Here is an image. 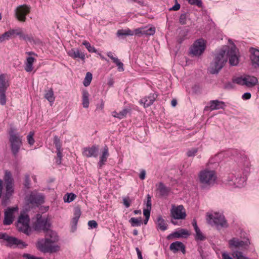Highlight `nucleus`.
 Segmentation results:
<instances>
[{
  "label": "nucleus",
  "mask_w": 259,
  "mask_h": 259,
  "mask_svg": "<svg viewBox=\"0 0 259 259\" xmlns=\"http://www.w3.org/2000/svg\"><path fill=\"white\" fill-rule=\"evenodd\" d=\"M29 222L30 219L28 214L25 213H21L18 219L17 228L19 231L29 235L31 233Z\"/></svg>",
  "instance_id": "8"
},
{
  "label": "nucleus",
  "mask_w": 259,
  "mask_h": 259,
  "mask_svg": "<svg viewBox=\"0 0 259 259\" xmlns=\"http://www.w3.org/2000/svg\"><path fill=\"white\" fill-rule=\"evenodd\" d=\"M123 202L124 205L125 206L126 208H128L130 206V202L128 200V199L127 198H123Z\"/></svg>",
  "instance_id": "64"
},
{
  "label": "nucleus",
  "mask_w": 259,
  "mask_h": 259,
  "mask_svg": "<svg viewBox=\"0 0 259 259\" xmlns=\"http://www.w3.org/2000/svg\"><path fill=\"white\" fill-rule=\"evenodd\" d=\"M30 12V7L27 5H22L18 6L15 10L16 18L21 22L26 21V16Z\"/></svg>",
  "instance_id": "10"
},
{
  "label": "nucleus",
  "mask_w": 259,
  "mask_h": 259,
  "mask_svg": "<svg viewBox=\"0 0 259 259\" xmlns=\"http://www.w3.org/2000/svg\"><path fill=\"white\" fill-rule=\"evenodd\" d=\"M157 190L160 194L162 196H167L169 192V189L167 188L162 182H160L156 185Z\"/></svg>",
  "instance_id": "28"
},
{
  "label": "nucleus",
  "mask_w": 259,
  "mask_h": 259,
  "mask_svg": "<svg viewBox=\"0 0 259 259\" xmlns=\"http://www.w3.org/2000/svg\"><path fill=\"white\" fill-rule=\"evenodd\" d=\"M76 196L73 193H68L64 197V201L65 202H70L75 198Z\"/></svg>",
  "instance_id": "41"
},
{
  "label": "nucleus",
  "mask_w": 259,
  "mask_h": 259,
  "mask_svg": "<svg viewBox=\"0 0 259 259\" xmlns=\"http://www.w3.org/2000/svg\"><path fill=\"white\" fill-rule=\"evenodd\" d=\"M28 201L32 204H40L44 202V197L41 194L32 193L28 197Z\"/></svg>",
  "instance_id": "17"
},
{
  "label": "nucleus",
  "mask_w": 259,
  "mask_h": 259,
  "mask_svg": "<svg viewBox=\"0 0 259 259\" xmlns=\"http://www.w3.org/2000/svg\"><path fill=\"white\" fill-rule=\"evenodd\" d=\"M57 154L58 159L56 160V162L59 164L61 163V159L62 157L61 149L57 150Z\"/></svg>",
  "instance_id": "55"
},
{
  "label": "nucleus",
  "mask_w": 259,
  "mask_h": 259,
  "mask_svg": "<svg viewBox=\"0 0 259 259\" xmlns=\"http://www.w3.org/2000/svg\"><path fill=\"white\" fill-rule=\"evenodd\" d=\"M36 219V221L33 225V228L35 231L46 232L50 229L51 224L47 219L42 218L39 214H37Z\"/></svg>",
  "instance_id": "9"
},
{
  "label": "nucleus",
  "mask_w": 259,
  "mask_h": 259,
  "mask_svg": "<svg viewBox=\"0 0 259 259\" xmlns=\"http://www.w3.org/2000/svg\"><path fill=\"white\" fill-rule=\"evenodd\" d=\"M157 97V95L155 94H150L148 96L141 99L140 101V103L141 104L143 105L145 108L148 107L153 103Z\"/></svg>",
  "instance_id": "21"
},
{
  "label": "nucleus",
  "mask_w": 259,
  "mask_h": 259,
  "mask_svg": "<svg viewBox=\"0 0 259 259\" xmlns=\"http://www.w3.org/2000/svg\"><path fill=\"white\" fill-rule=\"evenodd\" d=\"M98 147L96 146H93L91 147L84 148L82 154L84 156L87 157H96L98 156Z\"/></svg>",
  "instance_id": "18"
},
{
  "label": "nucleus",
  "mask_w": 259,
  "mask_h": 259,
  "mask_svg": "<svg viewBox=\"0 0 259 259\" xmlns=\"http://www.w3.org/2000/svg\"><path fill=\"white\" fill-rule=\"evenodd\" d=\"M34 134V133L33 132H30L27 137L28 142L30 145H32L34 143V140L33 139Z\"/></svg>",
  "instance_id": "47"
},
{
  "label": "nucleus",
  "mask_w": 259,
  "mask_h": 259,
  "mask_svg": "<svg viewBox=\"0 0 259 259\" xmlns=\"http://www.w3.org/2000/svg\"><path fill=\"white\" fill-rule=\"evenodd\" d=\"M190 235L188 230L181 229L180 230L174 232L170 235L175 238L187 237Z\"/></svg>",
  "instance_id": "29"
},
{
  "label": "nucleus",
  "mask_w": 259,
  "mask_h": 259,
  "mask_svg": "<svg viewBox=\"0 0 259 259\" xmlns=\"http://www.w3.org/2000/svg\"><path fill=\"white\" fill-rule=\"evenodd\" d=\"M235 82H227L224 85V88L227 90L233 89L234 88Z\"/></svg>",
  "instance_id": "54"
},
{
  "label": "nucleus",
  "mask_w": 259,
  "mask_h": 259,
  "mask_svg": "<svg viewBox=\"0 0 259 259\" xmlns=\"http://www.w3.org/2000/svg\"><path fill=\"white\" fill-rule=\"evenodd\" d=\"M169 249L174 253L179 251H181L183 254H185L186 252L185 245L182 242L180 241H176L172 243L170 245Z\"/></svg>",
  "instance_id": "20"
},
{
  "label": "nucleus",
  "mask_w": 259,
  "mask_h": 259,
  "mask_svg": "<svg viewBox=\"0 0 259 259\" xmlns=\"http://www.w3.org/2000/svg\"><path fill=\"white\" fill-rule=\"evenodd\" d=\"M129 222L131 223L132 226H133V227L140 226L142 223V220L141 218H132L130 220Z\"/></svg>",
  "instance_id": "39"
},
{
  "label": "nucleus",
  "mask_w": 259,
  "mask_h": 259,
  "mask_svg": "<svg viewBox=\"0 0 259 259\" xmlns=\"http://www.w3.org/2000/svg\"><path fill=\"white\" fill-rule=\"evenodd\" d=\"M232 81H257V78L253 76L238 73L233 76Z\"/></svg>",
  "instance_id": "19"
},
{
  "label": "nucleus",
  "mask_w": 259,
  "mask_h": 259,
  "mask_svg": "<svg viewBox=\"0 0 259 259\" xmlns=\"http://www.w3.org/2000/svg\"><path fill=\"white\" fill-rule=\"evenodd\" d=\"M147 200L146 202V208L151 209V197L148 194L147 196Z\"/></svg>",
  "instance_id": "58"
},
{
  "label": "nucleus",
  "mask_w": 259,
  "mask_h": 259,
  "mask_svg": "<svg viewBox=\"0 0 259 259\" xmlns=\"http://www.w3.org/2000/svg\"><path fill=\"white\" fill-rule=\"evenodd\" d=\"M223 259H233V258L226 252H223L222 254Z\"/></svg>",
  "instance_id": "62"
},
{
  "label": "nucleus",
  "mask_w": 259,
  "mask_h": 259,
  "mask_svg": "<svg viewBox=\"0 0 259 259\" xmlns=\"http://www.w3.org/2000/svg\"><path fill=\"white\" fill-rule=\"evenodd\" d=\"M232 255L234 257L237 259H247L246 257L243 255L242 252L239 251H234Z\"/></svg>",
  "instance_id": "43"
},
{
  "label": "nucleus",
  "mask_w": 259,
  "mask_h": 259,
  "mask_svg": "<svg viewBox=\"0 0 259 259\" xmlns=\"http://www.w3.org/2000/svg\"><path fill=\"white\" fill-rule=\"evenodd\" d=\"M4 179L5 183L6 192L3 197L2 204L6 205L8 200L14 192V180L10 171L6 170Z\"/></svg>",
  "instance_id": "3"
},
{
  "label": "nucleus",
  "mask_w": 259,
  "mask_h": 259,
  "mask_svg": "<svg viewBox=\"0 0 259 259\" xmlns=\"http://www.w3.org/2000/svg\"><path fill=\"white\" fill-rule=\"evenodd\" d=\"M128 112V111L126 109H124L122 111H120L119 113L116 111L112 112V115L114 117L119 119H122L126 117Z\"/></svg>",
  "instance_id": "36"
},
{
  "label": "nucleus",
  "mask_w": 259,
  "mask_h": 259,
  "mask_svg": "<svg viewBox=\"0 0 259 259\" xmlns=\"http://www.w3.org/2000/svg\"><path fill=\"white\" fill-rule=\"evenodd\" d=\"M170 215L171 218L176 220L185 219L186 217L185 208L182 205L177 206L172 205L170 209Z\"/></svg>",
  "instance_id": "12"
},
{
  "label": "nucleus",
  "mask_w": 259,
  "mask_h": 259,
  "mask_svg": "<svg viewBox=\"0 0 259 259\" xmlns=\"http://www.w3.org/2000/svg\"><path fill=\"white\" fill-rule=\"evenodd\" d=\"M246 182V177H243L241 176L232 175L230 176L227 180V184L234 187H243Z\"/></svg>",
  "instance_id": "14"
},
{
  "label": "nucleus",
  "mask_w": 259,
  "mask_h": 259,
  "mask_svg": "<svg viewBox=\"0 0 259 259\" xmlns=\"http://www.w3.org/2000/svg\"><path fill=\"white\" fill-rule=\"evenodd\" d=\"M144 35H152L155 32V28L152 26H146L143 27Z\"/></svg>",
  "instance_id": "37"
},
{
  "label": "nucleus",
  "mask_w": 259,
  "mask_h": 259,
  "mask_svg": "<svg viewBox=\"0 0 259 259\" xmlns=\"http://www.w3.org/2000/svg\"><path fill=\"white\" fill-rule=\"evenodd\" d=\"M45 98L50 103L51 105L54 103L55 98L52 89L50 88L46 91Z\"/></svg>",
  "instance_id": "31"
},
{
  "label": "nucleus",
  "mask_w": 259,
  "mask_h": 259,
  "mask_svg": "<svg viewBox=\"0 0 259 259\" xmlns=\"http://www.w3.org/2000/svg\"><path fill=\"white\" fill-rule=\"evenodd\" d=\"M198 152V149L196 148H192L189 149L187 152V155L188 157H192L195 155Z\"/></svg>",
  "instance_id": "50"
},
{
  "label": "nucleus",
  "mask_w": 259,
  "mask_h": 259,
  "mask_svg": "<svg viewBox=\"0 0 259 259\" xmlns=\"http://www.w3.org/2000/svg\"><path fill=\"white\" fill-rule=\"evenodd\" d=\"M117 34L118 36L134 35L133 31L128 28L118 30L117 32Z\"/></svg>",
  "instance_id": "38"
},
{
  "label": "nucleus",
  "mask_w": 259,
  "mask_h": 259,
  "mask_svg": "<svg viewBox=\"0 0 259 259\" xmlns=\"http://www.w3.org/2000/svg\"><path fill=\"white\" fill-rule=\"evenodd\" d=\"M156 225L157 228L161 231H165L167 229V226L165 221L161 216H158L157 220Z\"/></svg>",
  "instance_id": "33"
},
{
  "label": "nucleus",
  "mask_w": 259,
  "mask_h": 259,
  "mask_svg": "<svg viewBox=\"0 0 259 259\" xmlns=\"http://www.w3.org/2000/svg\"><path fill=\"white\" fill-rule=\"evenodd\" d=\"M229 45H225L217 50L208 68L211 74L218 73L229 60L231 66H236L239 63L240 53L234 43L229 40Z\"/></svg>",
  "instance_id": "1"
},
{
  "label": "nucleus",
  "mask_w": 259,
  "mask_h": 259,
  "mask_svg": "<svg viewBox=\"0 0 259 259\" xmlns=\"http://www.w3.org/2000/svg\"><path fill=\"white\" fill-rule=\"evenodd\" d=\"M88 226H89V227L91 229L96 228L98 226L97 223L96 222V221H95L94 220L89 221L88 222Z\"/></svg>",
  "instance_id": "53"
},
{
  "label": "nucleus",
  "mask_w": 259,
  "mask_h": 259,
  "mask_svg": "<svg viewBox=\"0 0 259 259\" xmlns=\"http://www.w3.org/2000/svg\"><path fill=\"white\" fill-rule=\"evenodd\" d=\"M81 215V211L79 208H76L75 209L74 213V217L76 218H79Z\"/></svg>",
  "instance_id": "57"
},
{
  "label": "nucleus",
  "mask_w": 259,
  "mask_h": 259,
  "mask_svg": "<svg viewBox=\"0 0 259 259\" xmlns=\"http://www.w3.org/2000/svg\"><path fill=\"white\" fill-rule=\"evenodd\" d=\"M9 86L8 82H0V93H5Z\"/></svg>",
  "instance_id": "46"
},
{
  "label": "nucleus",
  "mask_w": 259,
  "mask_h": 259,
  "mask_svg": "<svg viewBox=\"0 0 259 259\" xmlns=\"http://www.w3.org/2000/svg\"><path fill=\"white\" fill-rule=\"evenodd\" d=\"M250 242L249 240L245 241L240 240L237 238H233L229 241V245L230 248H246L248 246Z\"/></svg>",
  "instance_id": "16"
},
{
  "label": "nucleus",
  "mask_w": 259,
  "mask_h": 259,
  "mask_svg": "<svg viewBox=\"0 0 259 259\" xmlns=\"http://www.w3.org/2000/svg\"><path fill=\"white\" fill-rule=\"evenodd\" d=\"M114 63H115L118 67V70L119 71H123L124 70L123 64L118 59H117Z\"/></svg>",
  "instance_id": "51"
},
{
  "label": "nucleus",
  "mask_w": 259,
  "mask_h": 259,
  "mask_svg": "<svg viewBox=\"0 0 259 259\" xmlns=\"http://www.w3.org/2000/svg\"><path fill=\"white\" fill-rule=\"evenodd\" d=\"M249 59L252 66L259 68V48L251 47L249 50Z\"/></svg>",
  "instance_id": "15"
},
{
  "label": "nucleus",
  "mask_w": 259,
  "mask_h": 259,
  "mask_svg": "<svg viewBox=\"0 0 259 259\" xmlns=\"http://www.w3.org/2000/svg\"><path fill=\"white\" fill-rule=\"evenodd\" d=\"M89 94L84 90L82 92V106L85 108H88L89 106Z\"/></svg>",
  "instance_id": "35"
},
{
  "label": "nucleus",
  "mask_w": 259,
  "mask_h": 259,
  "mask_svg": "<svg viewBox=\"0 0 259 259\" xmlns=\"http://www.w3.org/2000/svg\"><path fill=\"white\" fill-rule=\"evenodd\" d=\"M13 37H14L13 31L12 29H11L9 31L0 35V43L6 40H8Z\"/></svg>",
  "instance_id": "32"
},
{
  "label": "nucleus",
  "mask_w": 259,
  "mask_h": 259,
  "mask_svg": "<svg viewBox=\"0 0 259 259\" xmlns=\"http://www.w3.org/2000/svg\"><path fill=\"white\" fill-rule=\"evenodd\" d=\"M109 155L108 148L107 146H105L104 147L102 154L100 157V160L98 163V165L100 167H101L103 165L105 164L107 161V158L109 156Z\"/></svg>",
  "instance_id": "27"
},
{
  "label": "nucleus",
  "mask_w": 259,
  "mask_h": 259,
  "mask_svg": "<svg viewBox=\"0 0 259 259\" xmlns=\"http://www.w3.org/2000/svg\"><path fill=\"white\" fill-rule=\"evenodd\" d=\"M18 212L17 206L9 207L5 211L3 223L5 225H9L13 222L15 215Z\"/></svg>",
  "instance_id": "13"
},
{
  "label": "nucleus",
  "mask_w": 259,
  "mask_h": 259,
  "mask_svg": "<svg viewBox=\"0 0 259 259\" xmlns=\"http://www.w3.org/2000/svg\"><path fill=\"white\" fill-rule=\"evenodd\" d=\"M217 176L214 170L204 169L199 174V180L200 184L204 187L211 186L216 182Z\"/></svg>",
  "instance_id": "2"
},
{
  "label": "nucleus",
  "mask_w": 259,
  "mask_h": 259,
  "mask_svg": "<svg viewBox=\"0 0 259 259\" xmlns=\"http://www.w3.org/2000/svg\"><path fill=\"white\" fill-rule=\"evenodd\" d=\"M82 45H84L85 48L87 49L88 51L89 52L91 53H97V51L95 49V48L93 46H92L91 44L87 41L85 40L82 42Z\"/></svg>",
  "instance_id": "40"
},
{
  "label": "nucleus",
  "mask_w": 259,
  "mask_h": 259,
  "mask_svg": "<svg viewBox=\"0 0 259 259\" xmlns=\"http://www.w3.org/2000/svg\"><path fill=\"white\" fill-rule=\"evenodd\" d=\"M9 134L11 150L14 156H16L22 144V137L18 134H15L13 130H11Z\"/></svg>",
  "instance_id": "7"
},
{
  "label": "nucleus",
  "mask_w": 259,
  "mask_h": 259,
  "mask_svg": "<svg viewBox=\"0 0 259 259\" xmlns=\"http://www.w3.org/2000/svg\"><path fill=\"white\" fill-rule=\"evenodd\" d=\"M0 239L6 240L10 246L15 245L20 248H24L27 246V244L22 240L10 237L6 233H0Z\"/></svg>",
  "instance_id": "11"
},
{
  "label": "nucleus",
  "mask_w": 259,
  "mask_h": 259,
  "mask_svg": "<svg viewBox=\"0 0 259 259\" xmlns=\"http://www.w3.org/2000/svg\"><path fill=\"white\" fill-rule=\"evenodd\" d=\"M46 233L47 238H48L53 244L58 240V237L55 232H54L49 229L46 232Z\"/></svg>",
  "instance_id": "30"
},
{
  "label": "nucleus",
  "mask_w": 259,
  "mask_h": 259,
  "mask_svg": "<svg viewBox=\"0 0 259 259\" xmlns=\"http://www.w3.org/2000/svg\"><path fill=\"white\" fill-rule=\"evenodd\" d=\"M209 104V107H206L205 109L209 108L211 111H212L214 110L224 109L226 106L225 103L224 102L219 101L218 100L210 101Z\"/></svg>",
  "instance_id": "23"
},
{
  "label": "nucleus",
  "mask_w": 259,
  "mask_h": 259,
  "mask_svg": "<svg viewBox=\"0 0 259 259\" xmlns=\"http://www.w3.org/2000/svg\"><path fill=\"white\" fill-rule=\"evenodd\" d=\"M0 103L4 105L6 103V97L5 93H0Z\"/></svg>",
  "instance_id": "52"
},
{
  "label": "nucleus",
  "mask_w": 259,
  "mask_h": 259,
  "mask_svg": "<svg viewBox=\"0 0 259 259\" xmlns=\"http://www.w3.org/2000/svg\"><path fill=\"white\" fill-rule=\"evenodd\" d=\"M25 186L28 188L30 186V179L28 175H26L25 176Z\"/></svg>",
  "instance_id": "56"
},
{
  "label": "nucleus",
  "mask_w": 259,
  "mask_h": 259,
  "mask_svg": "<svg viewBox=\"0 0 259 259\" xmlns=\"http://www.w3.org/2000/svg\"><path fill=\"white\" fill-rule=\"evenodd\" d=\"M67 54L73 59L80 58L82 60L85 59L84 54L78 49H72L67 52Z\"/></svg>",
  "instance_id": "25"
},
{
  "label": "nucleus",
  "mask_w": 259,
  "mask_h": 259,
  "mask_svg": "<svg viewBox=\"0 0 259 259\" xmlns=\"http://www.w3.org/2000/svg\"><path fill=\"white\" fill-rule=\"evenodd\" d=\"M206 220L208 224L217 228H227L228 224L223 214L219 212H208Z\"/></svg>",
  "instance_id": "4"
},
{
  "label": "nucleus",
  "mask_w": 259,
  "mask_h": 259,
  "mask_svg": "<svg viewBox=\"0 0 259 259\" xmlns=\"http://www.w3.org/2000/svg\"><path fill=\"white\" fill-rule=\"evenodd\" d=\"M237 83L246 87L251 91L254 92L259 91L258 82H237Z\"/></svg>",
  "instance_id": "22"
},
{
  "label": "nucleus",
  "mask_w": 259,
  "mask_h": 259,
  "mask_svg": "<svg viewBox=\"0 0 259 259\" xmlns=\"http://www.w3.org/2000/svg\"><path fill=\"white\" fill-rule=\"evenodd\" d=\"M36 247L38 249L43 252L54 253L59 250V246L53 244L48 239H41L37 241Z\"/></svg>",
  "instance_id": "6"
},
{
  "label": "nucleus",
  "mask_w": 259,
  "mask_h": 259,
  "mask_svg": "<svg viewBox=\"0 0 259 259\" xmlns=\"http://www.w3.org/2000/svg\"><path fill=\"white\" fill-rule=\"evenodd\" d=\"M150 210L151 208H147L144 209L143 210V213L145 215V218H148L150 217Z\"/></svg>",
  "instance_id": "61"
},
{
  "label": "nucleus",
  "mask_w": 259,
  "mask_h": 259,
  "mask_svg": "<svg viewBox=\"0 0 259 259\" xmlns=\"http://www.w3.org/2000/svg\"><path fill=\"white\" fill-rule=\"evenodd\" d=\"M12 30L13 31L14 37L16 35H18L21 39L29 41L31 40V37L25 34L22 28H18L17 29H12Z\"/></svg>",
  "instance_id": "24"
},
{
  "label": "nucleus",
  "mask_w": 259,
  "mask_h": 259,
  "mask_svg": "<svg viewBox=\"0 0 259 259\" xmlns=\"http://www.w3.org/2000/svg\"><path fill=\"white\" fill-rule=\"evenodd\" d=\"M195 232H196V236H195L196 240L203 241L205 239V236L203 234V233L201 232V231H200V229L195 230Z\"/></svg>",
  "instance_id": "42"
},
{
  "label": "nucleus",
  "mask_w": 259,
  "mask_h": 259,
  "mask_svg": "<svg viewBox=\"0 0 259 259\" xmlns=\"http://www.w3.org/2000/svg\"><path fill=\"white\" fill-rule=\"evenodd\" d=\"M23 257L25 259H40V258L35 257V256L29 254H24L23 255Z\"/></svg>",
  "instance_id": "63"
},
{
  "label": "nucleus",
  "mask_w": 259,
  "mask_h": 259,
  "mask_svg": "<svg viewBox=\"0 0 259 259\" xmlns=\"http://www.w3.org/2000/svg\"><path fill=\"white\" fill-rule=\"evenodd\" d=\"M36 61V59L32 56H29L26 58L25 62V70L30 72L33 70V63Z\"/></svg>",
  "instance_id": "26"
},
{
  "label": "nucleus",
  "mask_w": 259,
  "mask_h": 259,
  "mask_svg": "<svg viewBox=\"0 0 259 259\" xmlns=\"http://www.w3.org/2000/svg\"><path fill=\"white\" fill-rule=\"evenodd\" d=\"M180 9V5L176 2L175 5L169 9L170 11H178Z\"/></svg>",
  "instance_id": "59"
},
{
  "label": "nucleus",
  "mask_w": 259,
  "mask_h": 259,
  "mask_svg": "<svg viewBox=\"0 0 259 259\" xmlns=\"http://www.w3.org/2000/svg\"><path fill=\"white\" fill-rule=\"evenodd\" d=\"M188 3L192 5H196L199 8L202 7V3L201 0H187Z\"/></svg>",
  "instance_id": "45"
},
{
  "label": "nucleus",
  "mask_w": 259,
  "mask_h": 259,
  "mask_svg": "<svg viewBox=\"0 0 259 259\" xmlns=\"http://www.w3.org/2000/svg\"><path fill=\"white\" fill-rule=\"evenodd\" d=\"M54 143L55 145L57 150H59L60 149H61L60 140L57 136H55L54 137Z\"/></svg>",
  "instance_id": "48"
},
{
  "label": "nucleus",
  "mask_w": 259,
  "mask_h": 259,
  "mask_svg": "<svg viewBox=\"0 0 259 259\" xmlns=\"http://www.w3.org/2000/svg\"><path fill=\"white\" fill-rule=\"evenodd\" d=\"M107 55L112 59L113 62H114L118 59L117 57L114 56L113 53L111 52H107Z\"/></svg>",
  "instance_id": "60"
},
{
  "label": "nucleus",
  "mask_w": 259,
  "mask_h": 259,
  "mask_svg": "<svg viewBox=\"0 0 259 259\" xmlns=\"http://www.w3.org/2000/svg\"><path fill=\"white\" fill-rule=\"evenodd\" d=\"M189 30L188 29H185L182 30L179 34L178 36V41L179 42H182L185 39L189 38Z\"/></svg>",
  "instance_id": "34"
},
{
  "label": "nucleus",
  "mask_w": 259,
  "mask_h": 259,
  "mask_svg": "<svg viewBox=\"0 0 259 259\" xmlns=\"http://www.w3.org/2000/svg\"><path fill=\"white\" fill-rule=\"evenodd\" d=\"M189 19V16L186 14H181L180 19L179 22L182 25H185L187 23V21Z\"/></svg>",
  "instance_id": "44"
},
{
  "label": "nucleus",
  "mask_w": 259,
  "mask_h": 259,
  "mask_svg": "<svg viewBox=\"0 0 259 259\" xmlns=\"http://www.w3.org/2000/svg\"><path fill=\"white\" fill-rule=\"evenodd\" d=\"M132 31H133V33H134V35H138V36L144 35L143 27L136 28Z\"/></svg>",
  "instance_id": "49"
},
{
  "label": "nucleus",
  "mask_w": 259,
  "mask_h": 259,
  "mask_svg": "<svg viewBox=\"0 0 259 259\" xmlns=\"http://www.w3.org/2000/svg\"><path fill=\"white\" fill-rule=\"evenodd\" d=\"M206 48V41L203 38L198 39L190 48V55L192 57H199L203 55Z\"/></svg>",
  "instance_id": "5"
}]
</instances>
